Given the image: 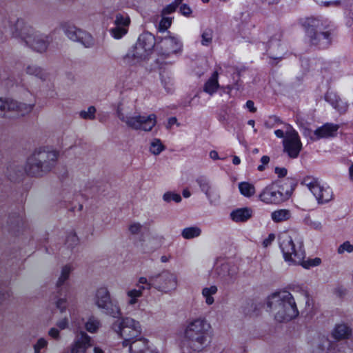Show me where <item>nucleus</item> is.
<instances>
[{
    "label": "nucleus",
    "instance_id": "nucleus-23",
    "mask_svg": "<svg viewBox=\"0 0 353 353\" xmlns=\"http://www.w3.org/2000/svg\"><path fill=\"white\" fill-rule=\"evenodd\" d=\"M238 272L237 267L230 263H224L218 268V274L226 281L233 279Z\"/></svg>",
    "mask_w": 353,
    "mask_h": 353
},
{
    "label": "nucleus",
    "instance_id": "nucleus-22",
    "mask_svg": "<svg viewBox=\"0 0 353 353\" xmlns=\"http://www.w3.org/2000/svg\"><path fill=\"white\" fill-rule=\"evenodd\" d=\"M325 99L327 101L334 109L341 113H344L347 110V104L343 101L339 95L333 91H327Z\"/></svg>",
    "mask_w": 353,
    "mask_h": 353
},
{
    "label": "nucleus",
    "instance_id": "nucleus-13",
    "mask_svg": "<svg viewBox=\"0 0 353 353\" xmlns=\"http://www.w3.org/2000/svg\"><path fill=\"white\" fill-rule=\"evenodd\" d=\"M259 198L261 201L266 204H279L284 201V196L274 185L266 186L259 194Z\"/></svg>",
    "mask_w": 353,
    "mask_h": 353
},
{
    "label": "nucleus",
    "instance_id": "nucleus-53",
    "mask_svg": "<svg viewBox=\"0 0 353 353\" xmlns=\"http://www.w3.org/2000/svg\"><path fill=\"white\" fill-rule=\"evenodd\" d=\"M47 345L48 341L46 339L43 338L39 339L37 343L34 345V353H40V350L41 349L46 348Z\"/></svg>",
    "mask_w": 353,
    "mask_h": 353
},
{
    "label": "nucleus",
    "instance_id": "nucleus-16",
    "mask_svg": "<svg viewBox=\"0 0 353 353\" xmlns=\"http://www.w3.org/2000/svg\"><path fill=\"white\" fill-rule=\"evenodd\" d=\"M184 345L194 351H200L209 342L205 332H185Z\"/></svg>",
    "mask_w": 353,
    "mask_h": 353
},
{
    "label": "nucleus",
    "instance_id": "nucleus-28",
    "mask_svg": "<svg viewBox=\"0 0 353 353\" xmlns=\"http://www.w3.org/2000/svg\"><path fill=\"white\" fill-rule=\"evenodd\" d=\"M292 217L291 211L288 209H279L271 213V219L274 223H281L290 220Z\"/></svg>",
    "mask_w": 353,
    "mask_h": 353
},
{
    "label": "nucleus",
    "instance_id": "nucleus-35",
    "mask_svg": "<svg viewBox=\"0 0 353 353\" xmlns=\"http://www.w3.org/2000/svg\"><path fill=\"white\" fill-rule=\"evenodd\" d=\"M201 234V229L198 226H192L184 228L181 232V236L185 239H190L198 237Z\"/></svg>",
    "mask_w": 353,
    "mask_h": 353
},
{
    "label": "nucleus",
    "instance_id": "nucleus-12",
    "mask_svg": "<svg viewBox=\"0 0 353 353\" xmlns=\"http://www.w3.org/2000/svg\"><path fill=\"white\" fill-rule=\"evenodd\" d=\"M114 24L115 27L112 28L110 32L114 38L119 39L127 34L130 19L125 13H117L114 16Z\"/></svg>",
    "mask_w": 353,
    "mask_h": 353
},
{
    "label": "nucleus",
    "instance_id": "nucleus-25",
    "mask_svg": "<svg viewBox=\"0 0 353 353\" xmlns=\"http://www.w3.org/2000/svg\"><path fill=\"white\" fill-rule=\"evenodd\" d=\"M252 212L249 208H239L231 212L230 217L235 222H245L252 217Z\"/></svg>",
    "mask_w": 353,
    "mask_h": 353
},
{
    "label": "nucleus",
    "instance_id": "nucleus-60",
    "mask_svg": "<svg viewBox=\"0 0 353 353\" xmlns=\"http://www.w3.org/2000/svg\"><path fill=\"white\" fill-rule=\"evenodd\" d=\"M275 173L279 177H283L287 174V170L285 168L276 167L275 168Z\"/></svg>",
    "mask_w": 353,
    "mask_h": 353
},
{
    "label": "nucleus",
    "instance_id": "nucleus-17",
    "mask_svg": "<svg viewBox=\"0 0 353 353\" xmlns=\"http://www.w3.org/2000/svg\"><path fill=\"white\" fill-rule=\"evenodd\" d=\"M34 103H26L10 99L9 119L19 118L30 113L34 108Z\"/></svg>",
    "mask_w": 353,
    "mask_h": 353
},
{
    "label": "nucleus",
    "instance_id": "nucleus-62",
    "mask_svg": "<svg viewBox=\"0 0 353 353\" xmlns=\"http://www.w3.org/2000/svg\"><path fill=\"white\" fill-rule=\"evenodd\" d=\"M163 85H164V87L165 88V90L168 91V92H171L172 90V82L171 81V79H168V82L166 81L165 79H163L162 81Z\"/></svg>",
    "mask_w": 353,
    "mask_h": 353
},
{
    "label": "nucleus",
    "instance_id": "nucleus-51",
    "mask_svg": "<svg viewBox=\"0 0 353 353\" xmlns=\"http://www.w3.org/2000/svg\"><path fill=\"white\" fill-rule=\"evenodd\" d=\"M162 19L160 21L159 29L160 31H165L168 28L170 27L172 24V18L166 17L165 16H162Z\"/></svg>",
    "mask_w": 353,
    "mask_h": 353
},
{
    "label": "nucleus",
    "instance_id": "nucleus-48",
    "mask_svg": "<svg viewBox=\"0 0 353 353\" xmlns=\"http://www.w3.org/2000/svg\"><path fill=\"white\" fill-rule=\"evenodd\" d=\"M143 225L139 222H132L128 225V231L132 235H137L141 232Z\"/></svg>",
    "mask_w": 353,
    "mask_h": 353
},
{
    "label": "nucleus",
    "instance_id": "nucleus-54",
    "mask_svg": "<svg viewBox=\"0 0 353 353\" xmlns=\"http://www.w3.org/2000/svg\"><path fill=\"white\" fill-rule=\"evenodd\" d=\"M177 6L173 3L166 6L161 11V15L165 16L175 12Z\"/></svg>",
    "mask_w": 353,
    "mask_h": 353
},
{
    "label": "nucleus",
    "instance_id": "nucleus-46",
    "mask_svg": "<svg viewBox=\"0 0 353 353\" xmlns=\"http://www.w3.org/2000/svg\"><path fill=\"white\" fill-rule=\"evenodd\" d=\"M96 108L94 106H90L87 110L80 112V117L83 119L92 120L95 117Z\"/></svg>",
    "mask_w": 353,
    "mask_h": 353
},
{
    "label": "nucleus",
    "instance_id": "nucleus-4",
    "mask_svg": "<svg viewBox=\"0 0 353 353\" xmlns=\"http://www.w3.org/2000/svg\"><path fill=\"white\" fill-rule=\"evenodd\" d=\"M308 42L319 48H326L331 42L330 34L318 18L309 17L302 21Z\"/></svg>",
    "mask_w": 353,
    "mask_h": 353
},
{
    "label": "nucleus",
    "instance_id": "nucleus-56",
    "mask_svg": "<svg viewBox=\"0 0 353 353\" xmlns=\"http://www.w3.org/2000/svg\"><path fill=\"white\" fill-rule=\"evenodd\" d=\"M57 326L60 330H65L69 328L68 319L66 317H64L59 320L57 323Z\"/></svg>",
    "mask_w": 353,
    "mask_h": 353
},
{
    "label": "nucleus",
    "instance_id": "nucleus-2",
    "mask_svg": "<svg viewBox=\"0 0 353 353\" xmlns=\"http://www.w3.org/2000/svg\"><path fill=\"white\" fill-rule=\"evenodd\" d=\"M57 159L58 152L55 150H35L27 159L25 172L31 176H42L54 167Z\"/></svg>",
    "mask_w": 353,
    "mask_h": 353
},
{
    "label": "nucleus",
    "instance_id": "nucleus-31",
    "mask_svg": "<svg viewBox=\"0 0 353 353\" xmlns=\"http://www.w3.org/2000/svg\"><path fill=\"white\" fill-rule=\"evenodd\" d=\"M105 310V312L112 317L117 318L121 315V310L119 303L116 300H111L105 307L103 308Z\"/></svg>",
    "mask_w": 353,
    "mask_h": 353
},
{
    "label": "nucleus",
    "instance_id": "nucleus-36",
    "mask_svg": "<svg viewBox=\"0 0 353 353\" xmlns=\"http://www.w3.org/2000/svg\"><path fill=\"white\" fill-rule=\"evenodd\" d=\"M239 189L241 194L246 197H250L255 194V188L254 185L248 182L239 183Z\"/></svg>",
    "mask_w": 353,
    "mask_h": 353
},
{
    "label": "nucleus",
    "instance_id": "nucleus-34",
    "mask_svg": "<svg viewBox=\"0 0 353 353\" xmlns=\"http://www.w3.org/2000/svg\"><path fill=\"white\" fill-rule=\"evenodd\" d=\"M73 267L70 264H66L62 267L60 275L57 281V286L60 287L69 279L70 273L73 270Z\"/></svg>",
    "mask_w": 353,
    "mask_h": 353
},
{
    "label": "nucleus",
    "instance_id": "nucleus-9",
    "mask_svg": "<svg viewBox=\"0 0 353 353\" xmlns=\"http://www.w3.org/2000/svg\"><path fill=\"white\" fill-rule=\"evenodd\" d=\"M283 151L292 159L296 158L302 148L298 132L290 125L285 126V137L283 140Z\"/></svg>",
    "mask_w": 353,
    "mask_h": 353
},
{
    "label": "nucleus",
    "instance_id": "nucleus-7",
    "mask_svg": "<svg viewBox=\"0 0 353 353\" xmlns=\"http://www.w3.org/2000/svg\"><path fill=\"white\" fill-rule=\"evenodd\" d=\"M303 183L314 195L318 204H325L334 199V193L331 188L321 183L317 179L307 176L303 179Z\"/></svg>",
    "mask_w": 353,
    "mask_h": 353
},
{
    "label": "nucleus",
    "instance_id": "nucleus-30",
    "mask_svg": "<svg viewBox=\"0 0 353 353\" xmlns=\"http://www.w3.org/2000/svg\"><path fill=\"white\" fill-rule=\"evenodd\" d=\"M218 72H214L210 77V78L206 81L205 83L203 90L208 93L209 94L212 95L214 92H216L219 85L218 82Z\"/></svg>",
    "mask_w": 353,
    "mask_h": 353
},
{
    "label": "nucleus",
    "instance_id": "nucleus-3",
    "mask_svg": "<svg viewBox=\"0 0 353 353\" xmlns=\"http://www.w3.org/2000/svg\"><path fill=\"white\" fill-rule=\"evenodd\" d=\"M12 34L14 37L23 40L33 50L40 53L47 50L50 41L48 35L35 31L20 21H17V30Z\"/></svg>",
    "mask_w": 353,
    "mask_h": 353
},
{
    "label": "nucleus",
    "instance_id": "nucleus-1",
    "mask_svg": "<svg viewBox=\"0 0 353 353\" xmlns=\"http://www.w3.org/2000/svg\"><path fill=\"white\" fill-rule=\"evenodd\" d=\"M267 305L274 320L279 323H288L299 315L295 299L288 291L281 290L271 294L267 299Z\"/></svg>",
    "mask_w": 353,
    "mask_h": 353
},
{
    "label": "nucleus",
    "instance_id": "nucleus-33",
    "mask_svg": "<svg viewBox=\"0 0 353 353\" xmlns=\"http://www.w3.org/2000/svg\"><path fill=\"white\" fill-rule=\"evenodd\" d=\"M53 303L61 314L65 312L68 307V298L66 296H63L61 294L54 296Z\"/></svg>",
    "mask_w": 353,
    "mask_h": 353
},
{
    "label": "nucleus",
    "instance_id": "nucleus-20",
    "mask_svg": "<svg viewBox=\"0 0 353 353\" xmlns=\"http://www.w3.org/2000/svg\"><path fill=\"white\" fill-rule=\"evenodd\" d=\"M140 328L139 322L130 317L119 318L112 324V329L114 331H121L124 329L137 331Z\"/></svg>",
    "mask_w": 353,
    "mask_h": 353
},
{
    "label": "nucleus",
    "instance_id": "nucleus-61",
    "mask_svg": "<svg viewBox=\"0 0 353 353\" xmlns=\"http://www.w3.org/2000/svg\"><path fill=\"white\" fill-rule=\"evenodd\" d=\"M347 7H348L350 12H349V17L352 19V21L353 22V0H347Z\"/></svg>",
    "mask_w": 353,
    "mask_h": 353
},
{
    "label": "nucleus",
    "instance_id": "nucleus-38",
    "mask_svg": "<svg viewBox=\"0 0 353 353\" xmlns=\"http://www.w3.org/2000/svg\"><path fill=\"white\" fill-rule=\"evenodd\" d=\"M303 222L305 225L308 226L310 229L316 231L323 230V227L321 222L317 220L312 219L310 215L305 216L303 220Z\"/></svg>",
    "mask_w": 353,
    "mask_h": 353
},
{
    "label": "nucleus",
    "instance_id": "nucleus-6",
    "mask_svg": "<svg viewBox=\"0 0 353 353\" xmlns=\"http://www.w3.org/2000/svg\"><path fill=\"white\" fill-rule=\"evenodd\" d=\"M280 248L285 261L289 265H298L305 258L303 243L301 241L295 243L292 238L288 234L280 237Z\"/></svg>",
    "mask_w": 353,
    "mask_h": 353
},
{
    "label": "nucleus",
    "instance_id": "nucleus-26",
    "mask_svg": "<svg viewBox=\"0 0 353 353\" xmlns=\"http://www.w3.org/2000/svg\"><path fill=\"white\" fill-rule=\"evenodd\" d=\"M210 328V323L205 319L199 318L190 321L185 331H208Z\"/></svg>",
    "mask_w": 353,
    "mask_h": 353
},
{
    "label": "nucleus",
    "instance_id": "nucleus-27",
    "mask_svg": "<svg viewBox=\"0 0 353 353\" xmlns=\"http://www.w3.org/2000/svg\"><path fill=\"white\" fill-rule=\"evenodd\" d=\"M145 290L144 286H139V289L133 288L126 291L128 298L127 304L133 306L138 303V300L143 296V291Z\"/></svg>",
    "mask_w": 353,
    "mask_h": 353
},
{
    "label": "nucleus",
    "instance_id": "nucleus-58",
    "mask_svg": "<svg viewBox=\"0 0 353 353\" xmlns=\"http://www.w3.org/2000/svg\"><path fill=\"white\" fill-rule=\"evenodd\" d=\"M180 12L185 17H190L192 14V9L187 4L184 3L180 6Z\"/></svg>",
    "mask_w": 353,
    "mask_h": 353
},
{
    "label": "nucleus",
    "instance_id": "nucleus-37",
    "mask_svg": "<svg viewBox=\"0 0 353 353\" xmlns=\"http://www.w3.org/2000/svg\"><path fill=\"white\" fill-rule=\"evenodd\" d=\"M217 292V288L215 285H212L203 289L202 294L205 298V302L208 305H212L214 303V298L212 295Z\"/></svg>",
    "mask_w": 353,
    "mask_h": 353
},
{
    "label": "nucleus",
    "instance_id": "nucleus-11",
    "mask_svg": "<svg viewBox=\"0 0 353 353\" xmlns=\"http://www.w3.org/2000/svg\"><path fill=\"white\" fill-rule=\"evenodd\" d=\"M148 341L140 334L124 338L123 346L130 347L131 353H157L149 344Z\"/></svg>",
    "mask_w": 353,
    "mask_h": 353
},
{
    "label": "nucleus",
    "instance_id": "nucleus-10",
    "mask_svg": "<svg viewBox=\"0 0 353 353\" xmlns=\"http://www.w3.org/2000/svg\"><path fill=\"white\" fill-rule=\"evenodd\" d=\"M62 28L65 35L72 41H78L85 47L90 48L94 45V39L91 34L74 26L63 24Z\"/></svg>",
    "mask_w": 353,
    "mask_h": 353
},
{
    "label": "nucleus",
    "instance_id": "nucleus-42",
    "mask_svg": "<svg viewBox=\"0 0 353 353\" xmlns=\"http://www.w3.org/2000/svg\"><path fill=\"white\" fill-rule=\"evenodd\" d=\"M321 263V259L316 257L314 259H308L307 260L302 259L301 263L298 265H301L305 269H309L312 267L319 266Z\"/></svg>",
    "mask_w": 353,
    "mask_h": 353
},
{
    "label": "nucleus",
    "instance_id": "nucleus-21",
    "mask_svg": "<svg viewBox=\"0 0 353 353\" xmlns=\"http://www.w3.org/2000/svg\"><path fill=\"white\" fill-rule=\"evenodd\" d=\"M112 300L110 293L106 287L99 288L94 295L93 301L95 305L102 309Z\"/></svg>",
    "mask_w": 353,
    "mask_h": 353
},
{
    "label": "nucleus",
    "instance_id": "nucleus-8",
    "mask_svg": "<svg viewBox=\"0 0 353 353\" xmlns=\"http://www.w3.org/2000/svg\"><path fill=\"white\" fill-rule=\"evenodd\" d=\"M153 288L157 291L170 294L176 290L179 285L177 275L169 270H163L161 272L154 275Z\"/></svg>",
    "mask_w": 353,
    "mask_h": 353
},
{
    "label": "nucleus",
    "instance_id": "nucleus-63",
    "mask_svg": "<svg viewBox=\"0 0 353 353\" xmlns=\"http://www.w3.org/2000/svg\"><path fill=\"white\" fill-rule=\"evenodd\" d=\"M246 108L249 109V110L252 112H255L256 111V108L254 107V102L251 100H249L245 103Z\"/></svg>",
    "mask_w": 353,
    "mask_h": 353
},
{
    "label": "nucleus",
    "instance_id": "nucleus-39",
    "mask_svg": "<svg viewBox=\"0 0 353 353\" xmlns=\"http://www.w3.org/2000/svg\"><path fill=\"white\" fill-rule=\"evenodd\" d=\"M10 101V99L0 98V117L9 119Z\"/></svg>",
    "mask_w": 353,
    "mask_h": 353
},
{
    "label": "nucleus",
    "instance_id": "nucleus-45",
    "mask_svg": "<svg viewBox=\"0 0 353 353\" xmlns=\"http://www.w3.org/2000/svg\"><path fill=\"white\" fill-rule=\"evenodd\" d=\"M345 252H353V245L348 241L343 242L337 248V253L339 254H343Z\"/></svg>",
    "mask_w": 353,
    "mask_h": 353
},
{
    "label": "nucleus",
    "instance_id": "nucleus-44",
    "mask_svg": "<svg viewBox=\"0 0 353 353\" xmlns=\"http://www.w3.org/2000/svg\"><path fill=\"white\" fill-rule=\"evenodd\" d=\"M163 150L164 146L159 139H156L152 141L150 150L152 154L155 155L159 154Z\"/></svg>",
    "mask_w": 353,
    "mask_h": 353
},
{
    "label": "nucleus",
    "instance_id": "nucleus-50",
    "mask_svg": "<svg viewBox=\"0 0 353 353\" xmlns=\"http://www.w3.org/2000/svg\"><path fill=\"white\" fill-rule=\"evenodd\" d=\"M70 318L72 320L71 329H74V330L80 329L83 324V319H81L79 316H76L74 313H70Z\"/></svg>",
    "mask_w": 353,
    "mask_h": 353
},
{
    "label": "nucleus",
    "instance_id": "nucleus-18",
    "mask_svg": "<svg viewBox=\"0 0 353 353\" xmlns=\"http://www.w3.org/2000/svg\"><path fill=\"white\" fill-rule=\"evenodd\" d=\"M92 345L91 338L86 332H79L68 350V353H85Z\"/></svg>",
    "mask_w": 353,
    "mask_h": 353
},
{
    "label": "nucleus",
    "instance_id": "nucleus-14",
    "mask_svg": "<svg viewBox=\"0 0 353 353\" xmlns=\"http://www.w3.org/2000/svg\"><path fill=\"white\" fill-rule=\"evenodd\" d=\"M182 48L181 41L175 36L169 35L161 41V54L165 57L180 53L182 51Z\"/></svg>",
    "mask_w": 353,
    "mask_h": 353
},
{
    "label": "nucleus",
    "instance_id": "nucleus-24",
    "mask_svg": "<svg viewBox=\"0 0 353 353\" xmlns=\"http://www.w3.org/2000/svg\"><path fill=\"white\" fill-rule=\"evenodd\" d=\"M24 70L27 74L34 76L41 79L42 81L47 80L49 76L48 73L45 69L34 63L28 64L26 66Z\"/></svg>",
    "mask_w": 353,
    "mask_h": 353
},
{
    "label": "nucleus",
    "instance_id": "nucleus-43",
    "mask_svg": "<svg viewBox=\"0 0 353 353\" xmlns=\"http://www.w3.org/2000/svg\"><path fill=\"white\" fill-rule=\"evenodd\" d=\"M154 275L150 276L149 279H147L145 276H141L138 279V282L136 284V286L139 288V286H144L145 290H150L153 288V285L152 283H153Z\"/></svg>",
    "mask_w": 353,
    "mask_h": 353
},
{
    "label": "nucleus",
    "instance_id": "nucleus-15",
    "mask_svg": "<svg viewBox=\"0 0 353 353\" xmlns=\"http://www.w3.org/2000/svg\"><path fill=\"white\" fill-rule=\"evenodd\" d=\"M202 192L205 194L209 202L212 205H216L220 200L219 190L211 182L205 177L201 176L196 179Z\"/></svg>",
    "mask_w": 353,
    "mask_h": 353
},
{
    "label": "nucleus",
    "instance_id": "nucleus-29",
    "mask_svg": "<svg viewBox=\"0 0 353 353\" xmlns=\"http://www.w3.org/2000/svg\"><path fill=\"white\" fill-rule=\"evenodd\" d=\"M138 41L146 51L152 52L155 45V39L152 34L150 33L143 34L139 36Z\"/></svg>",
    "mask_w": 353,
    "mask_h": 353
},
{
    "label": "nucleus",
    "instance_id": "nucleus-47",
    "mask_svg": "<svg viewBox=\"0 0 353 353\" xmlns=\"http://www.w3.org/2000/svg\"><path fill=\"white\" fill-rule=\"evenodd\" d=\"M163 199L165 202H170L171 201H174L176 203H179L181 201V196L179 194L168 192L163 194Z\"/></svg>",
    "mask_w": 353,
    "mask_h": 353
},
{
    "label": "nucleus",
    "instance_id": "nucleus-55",
    "mask_svg": "<svg viewBox=\"0 0 353 353\" xmlns=\"http://www.w3.org/2000/svg\"><path fill=\"white\" fill-rule=\"evenodd\" d=\"M352 328L348 323L341 322L336 324L334 331H351Z\"/></svg>",
    "mask_w": 353,
    "mask_h": 353
},
{
    "label": "nucleus",
    "instance_id": "nucleus-41",
    "mask_svg": "<svg viewBox=\"0 0 353 353\" xmlns=\"http://www.w3.org/2000/svg\"><path fill=\"white\" fill-rule=\"evenodd\" d=\"M79 240L77 234L74 231L67 233L65 237V244L68 248H72L79 244Z\"/></svg>",
    "mask_w": 353,
    "mask_h": 353
},
{
    "label": "nucleus",
    "instance_id": "nucleus-49",
    "mask_svg": "<svg viewBox=\"0 0 353 353\" xmlns=\"http://www.w3.org/2000/svg\"><path fill=\"white\" fill-rule=\"evenodd\" d=\"M201 44L203 46H208L211 43L212 40V30L207 29L203 31L201 35Z\"/></svg>",
    "mask_w": 353,
    "mask_h": 353
},
{
    "label": "nucleus",
    "instance_id": "nucleus-5",
    "mask_svg": "<svg viewBox=\"0 0 353 353\" xmlns=\"http://www.w3.org/2000/svg\"><path fill=\"white\" fill-rule=\"evenodd\" d=\"M116 113L121 121L134 130L149 132L157 123V117L154 114L131 116L128 108L121 103L117 105Z\"/></svg>",
    "mask_w": 353,
    "mask_h": 353
},
{
    "label": "nucleus",
    "instance_id": "nucleus-59",
    "mask_svg": "<svg viewBox=\"0 0 353 353\" xmlns=\"http://www.w3.org/2000/svg\"><path fill=\"white\" fill-rule=\"evenodd\" d=\"M274 239L275 235L274 234H270L268 236L266 239H265L263 241V247L267 248L268 246L271 245V243L274 241Z\"/></svg>",
    "mask_w": 353,
    "mask_h": 353
},
{
    "label": "nucleus",
    "instance_id": "nucleus-32",
    "mask_svg": "<svg viewBox=\"0 0 353 353\" xmlns=\"http://www.w3.org/2000/svg\"><path fill=\"white\" fill-rule=\"evenodd\" d=\"M151 54L152 53L150 52L146 51V50H145L142 47L141 44L137 41L134 50L132 52L131 56L134 59H137V61H140L148 58Z\"/></svg>",
    "mask_w": 353,
    "mask_h": 353
},
{
    "label": "nucleus",
    "instance_id": "nucleus-40",
    "mask_svg": "<svg viewBox=\"0 0 353 353\" xmlns=\"http://www.w3.org/2000/svg\"><path fill=\"white\" fill-rule=\"evenodd\" d=\"M87 331H97L101 328L100 321L94 316H90L85 323Z\"/></svg>",
    "mask_w": 353,
    "mask_h": 353
},
{
    "label": "nucleus",
    "instance_id": "nucleus-57",
    "mask_svg": "<svg viewBox=\"0 0 353 353\" xmlns=\"http://www.w3.org/2000/svg\"><path fill=\"white\" fill-rule=\"evenodd\" d=\"M316 3L320 5H323L325 6H337L339 4V1L336 0H314Z\"/></svg>",
    "mask_w": 353,
    "mask_h": 353
},
{
    "label": "nucleus",
    "instance_id": "nucleus-19",
    "mask_svg": "<svg viewBox=\"0 0 353 353\" xmlns=\"http://www.w3.org/2000/svg\"><path fill=\"white\" fill-rule=\"evenodd\" d=\"M339 125L332 123H326L321 127H319L314 132V138L313 140H319L321 139H329L334 137L337 134Z\"/></svg>",
    "mask_w": 353,
    "mask_h": 353
},
{
    "label": "nucleus",
    "instance_id": "nucleus-64",
    "mask_svg": "<svg viewBox=\"0 0 353 353\" xmlns=\"http://www.w3.org/2000/svg\"><path fill=\"white\" fill-rule=\"evenodd\" d=\"M274 134L278 138H283L284 139L285 137V131H283L282 130H275Z\"/></svg>",
    "mask_w": 353,
    "mask_h": 353
},
{
    "label": "nucleus",
    "instance_id": "nucleus-52",
    "mask_svg": "<svg viewBox=\"0 0 353 353\" xmlns=\"http://www.w3.org/2000/svg\"><path fill=\"white\" fill-rule=\"evenodd\" d=\"M351 332H331V338L333 340L339 341L350 338Z\"/></svg>",
    "mask_w": 353,
    "mask_h": 353
}]
</instances>
